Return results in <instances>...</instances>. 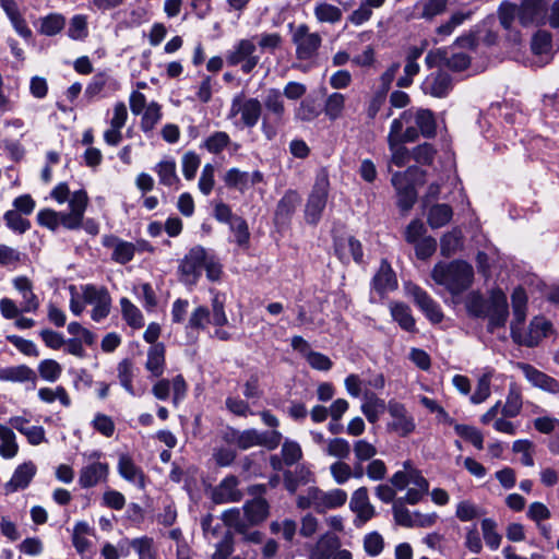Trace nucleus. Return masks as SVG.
<instances>
[{"label":"nucleus","mask_w":559,"mask_h":559,"mask_svg":"<svg viewBox=\"0 0 559 559\" xmlns=\"http://www.w3.org/2000/svg\"><path fill=\"white\" fill-rule=\"evenodd\" d=\"M301 199L296 191L288 190L278 201L275 210L274 222L276 225H285L289 222Z\"/></svg>","instance_id":"obj_24"},{"label":"nucleus","mask_w":559,"mask_h":559,"mask_svg":"<svg viewBox=\"0 0 559 559\" xmlns=\"http://www.w3.org/2000/svg\"><path fill=\"white\" fill-rule=\"evenodd\" d=\"M36 474V466L32 462H26L16 467L11 479L5 484L7 492H14L26 488Z\"/></svg>","instance_id":"obj_25"},{"label":"nucleus","mask_w":559,"mask_h":559,"mask_svg":"<svg viewBox=\"0 0 559 559\" xmlns=\"http://www.w3.org/2000/svg\"><path fill=\"white\" fill-rule=\"evenodd\" d=\"M312 493V502H314V510L318 513H325L328 510L340 508L347 500L346 491L340 488L323 491L318 487H313Z\"/></svg>","instance_id":"obj_18"},{"label":"nucleus","mask_w":559,"mask_h":559,"mask_svg":"<svg viewBox=\"0 0 559 559\" xmlns=\"http://www.w3.org/2000/svg\"><path fill=\"white\" fill-rule=\"evenodd\" d=\"M312 473L305 465H298L295 469H286L283 474V483L285 489L295 493L300 486L307 485L311 481Z\"/></svg>","instance_id":"obj_30"},{"label":"nucleus","mask_w":559,"mask_h":559,"mask_svg":"<svg viewBox=\"0 0 559 559\" xmlns=\"http://www.w3.org/2000/svg\"><path fill=\"white\" fill-rule=\"evenodd\" d=\"M82 295L85 304L94 306L92 310L94 321H100L109 314L111 299L107 289L85 285L82 287Z\"/></svg>","instance_id":"obj_13"},{"label":"nucleus","mask_w":559,"mask_h":559,"mask_svg":"<svg viewBox=\"0 0 559 559\" xmlns=\"http://www.w3.org/2000/svg\"><path fill=\"white\" fill-rule=\"evenodd\" d=\"M455 432L466 441L471 442L476 449L484 448V437L480 430L473 426L456 424L454 426Z\"/></svg>","instance_id":"obj_54"},{"label":"nucleus","mask_w":559,"mask_h":559,"mask_svg":"<svg viewBox=\"0 0 559 559\" xmlns=\"http://www.w3.org/2000/svg\"><path fill=\"white\" fill-rule=\"evenodd\" d=\"M239 480L236 476L225 477L212 492V499L215 503L239 502L242 499V492L238 489Z\"/></svg>","instance_id":"obj_20"},{"label":"nucleus","mask_w":559,"mask_h":559,"mask_svg":"<svg viewBox=\"0 0 559 559\" xmlns=\"http://www.w3.org/2000/svg\"><path fill=\"white\" fill-rule=\"evenodd\" d=\"M222 521L230 528H234L236 533H239L247 524V518L241 514L240 509L231 508L223 512Z\"/></svg>","instance_id":"obj_62"},{"label":"nucleus","mask_w":559,"mask_h":559,"mask_svg":"<svg viewBox=\"0 0 559 559\" xmlns=\"http://www.w3.org/2000/svg\"><path fill=\"white\" fill-rule=\"evenodd\" d=\"M292 43L295 46L296 58L300 61H309L318 57L322 46V36L318 32H311L309 25L301 23L288 24Z\"/></svg>","instance_id":"obj_3"},{"label":"nucleus","mask_w":559,"mask_h":559,"mask_svg":"<svg viewBox=\"0 0 559 559\" xmlns=\"http://www.w3.org/2000/svg\"><path fill=\"white\" fill-rule=\"evenodd\" d=\"M104 246L112 248V260L120 264L130 262L135 252V246L132 242L121 240L117 237H108L104 240Z\"/></svg>","instance_id":"obj_31"},{"label":"nucleus","mask_w":559,"mask_h":559,"mask_svg":"<svg viewBox=\"0 0 559 559\" xmlns=\"http://www.w3.org/2000/svg\"><path fill=\"white\" fill-rule=\"evenodd\" d=\"M130 546L138 554L139 559H156L153 538L147 536L134 538Z\"/></svg>","instance_id":"obj_53"},{"label":"nucleus","mask_w":559,"mask_h":559,"mask_svg":"<svg viewBox=\"0 0 559 559\" xmlns=\"http://www.w3.org/2000/svg\"><path fill=\"white\" fill-rule=\"evenodd\" d=\"M364 397L365 402L361 404V412L370 424H374L379 420L380 415L388 409V405L384 400L368 390L365 391Z\"/></svg>","instance_id":"obj_33"},{"label":"nucleus","mask_w":559,"mask_h":559,"mask_svg":"<svg viewBox=\"0 0 559 559\" xmlns=\"http://www.w3.org/2000/svg\"><path fill=\"white\" fill-rule=\"evenodd\" d=\"M230 144L229 135L224 131H216L211 134L204 142V147L213 154L221 153Z\"/></svg>","instance_id":"obj_63"},{"label":"nucleus","mask_w":559,"mask_h":559,"mask_svg":"<svg viewBox=\"0 0 559 559\" xmlns=\"http://www.w3.org/2000/svg\"><path fill=\"white\" fill-rule=\"evenodd\" d=\"M390 312L401 329L407 332L416 331V321L409 306L404 302L392 301L390 302Z\"/></svg>","instance_id":"obj_34"},{"label":"nucleus","mask_w":559,"mask_h":559,"mask_svg":"<svg viewBox=\"0 0 559 559\" xmlns=\"http://www.w3.org/2000/svg\"><path fill=\"white\" fill-rule=\"evenodd\" d=\"M346 98L343 94L334 92L330 94L324 102V114L331 121H335L343 116Z\"/></svg>","instance_id":"obj_46"},{"label":"nucleus","mask_w":559,"mask_h":559,"mask_svg":"<svg viewBox=\"0 0 559 559\" xmlns=\"http://www.w3.org/2000/svg\"><path fill=\"white\" fill-rule=\"evenodd\" d=\"M388 136L399 138L408 142H415L418 139L414 107L404 110L397 118L393 119Z\"/></svg>","instance_id":"obj_15"},{"label":"nucleus","mask_w":559,"mask_h":559,"mask_svg":"<svg viewBox=\"0 0 559 559\" xmlns=\"http://www.w3.org/2000/svg\"><path fill=\"white\" fill-rule=\"evenodd\" d=\"M487 306L488 300H485L477 292H472L466 297V309L474 317L486 318L488 312Z\"/></svg>","instance_id":"obj_58"},{"label":"nucleus","mask_w":559,"mask_h":559,"mask_svg":"<svg viewBox=\"0 0 559 559\" xmlns=\"http://www.w3.org/2000/svg\"><path fill=\"white\" fill-rule=\"evenodd\" d=\"M453 216L452 207L448 204H436L429 209L427 222L431 228L447 225Z\"/></svg>","instance_id":"obj_43"},{"label":"nucleus","mask_w":559,"mask_h":559,"mask_svg":"<svg viewBox=\"0 0 559 559\" xmlns=\"http://www.w3.org/2000/svg\"><path fill=\"white\" fill-rule=\"evenodd\" d=\"M136 368L134 362L129 359H122L117 366V377L121 386L131 395H135V391L132 384L133 378L135 377Z\"/></svg>","instance_id":"obj_41"},{"label":"nucleus","mask_w":559,"mask_h":559,"mask_svg":"<svg viewBox=\"0 0 559 559\" xmlns=\"http://www.w3.org/2000/svg\"><path fill=\"white\" fill-rule=\"evenodd\" d=\"M497 524L492 519L481 521V531L487 546L491 549H498L501 543V535L496 530Z\"/></svg>","instance_id":"obj_61"},{"label":"nucleus","mask_w":559,"mask_h":559,"mask_svg":"<svg viewBox=\"0 0 559 559\" xmlns=\"http://www.w3.org/2000/svg\"><path fill=\"white\" fill-rule=\"evenodd\" d=\"M518 368L534 386L550 393H559V382L556 379L525 362H519Z\"/></svg>","instance_id":"obj_22"},{"label":"nucleus","mask_w":559,"mask_h":559,"mask_svg":"<svg viewBox=\"0 0 559 559\" xmlns=\"http://www.w3.org/2000/svg\"><path fill=\"white\" fill-rule=\"evenodd\" d=\"M407 293L431 323L437 324L443 320L444 316L439 304L425 289L409 284Z\"/></svg>","instance_id":"obj_12"},{"label":"nucleus","mask_w":559,"mask_h":559,"mask_svg":"<svg viewBox=\"0 0 559 559\" xmlns=\"http://www.w3.org/2000/svg\"><path fill=\"white\" fill-rule=\"evenodd\" d=\"M224 182L229 188H236L243 192L249 186V173L241 171L238 168H231L226 171Z\"/></svg>","instance_id":"obj_57"},{"label":"nucleus","mask_w":559,"mask_h":559,"mask_svg":"<svg viewBox=\"0 0 559 559\" xmlns=\"http://www.w3.org/2000/svg\"><path fill=\"white\" fill-rule=\"evenodd\" d=\"M471 16L472 11L454 12L445 23L437 27L436 32L441 36H450L457 26H460L464 21L471 19Z\"/></svg>","instance_id":"obj_60"},{"label":"nucleus","mask_w":559,"mask_h":559,"mask_svg":"<svg viewBox=\"0 0 559 559\" xmlns=\"http://www.w3.org/2000/svg\"><path fill=\"white\" fill-rule=\"evenodd\" d=\"M488 330L493 332L495 329L506 324L509 317V306L507 296L501 289H492L487 306Z\"/></svg>","instance_id":"obj_11"},{"label":"nucleus","mask_w":559,"mask_h":559,"mask_svg":"<svg viewBox=\"0 0 559 559\" xmlns=\"http://www.w3.org/2000/svg\"><path fill=\"white\" fill-rule=\"evenodd\" d=\"M36 372L26 365L0 368V381L36 383Z\"/></svg>","instance_id":"obj_32"},{"label":"nucleus","mask_w":559,"mask_h":559,"mask_svg":"<svg viewBox=\"0 0 559 559\" xmlns=\"http://www.w3.org/2000/svg\"><path fill=\"white\" fill-rule=\"evenodd\" d=\"M66 25V19L63 15L52 13L43 19L40 25V32L47 36H53L60 33Z\"/></svg>","instance_id":"obj_59"},{"label":"nucleus","mask_w":559,"mask_h":559,"mask_svg":"<svg viewBox=\"0 0 559 559\" xmlns=\"http://www.w3.org/2000/svg\"><path fill=\"white\" fill-rule=\"evenodd\" d=\"M245 516L249 524L259 525L263 523L270 514V504L262 497L247 501L242 507Z\"/></svg>","instance_id":"obj_26"},{"label":"nucleus","mask_w":559,"mask_h":559,"mask_svg":"<svg viewBox=\"0 0 559 559\" xmlns=\"http://www.w3.org/2000/svg\"><path fill=\"white\" fill-rule=\"evenodd\" d=\"M162 108L156 102L150 103L143 111L141 119V130L145 133L151 132L162 119Z\"/></svg>","instance_id":"obj_48"},{"label":"nucleus","mask_w":559,"mask_h":559,"mask_svg":"<svg viewBox=\"0 0 559 559\" xmlns=\"http://www.w3.org/2000/svg\"><path fill=\"white\" fill-rule=\"evenodd\" d=\"M518 9L519 21L523 26L546 23L547 3L545 0H522Z\"/></svg>","instance_id":"obj_17"},{"label":"nucleus","mask_w":559,"mask_h":559,"mask_svg":"<svg viewBox=\"0 0 559 559\" xmlns=\"http://www.w3.org/2000/svg\"><path fill=\"white\" fill-rule=\"evenodd\" d=\"M372 286L379 294L394 290L397 287L395 273L386 260L381 261L380 267L373 276Z\"/></svg>","instance_id":"obj_29"},{"label":"nucleus","mask_w":559,"mask_h":559,"mask_svg":"<svg viewBox=\"0 0 559 559\" xmlns=\"http://www.w3.org/2000/svg\"><path fill=\"white\" fill-rule=\"evenodd\" d=\"M349 509L356 514L354 524L356 527L365 525L376 515L374 507L370 503L367 487L356 489L349 501Z\"/></svg>","instance_id":"obj_14"},{"label":"nucleus","mask_w":559,"mask_h":559,"mask_svg":"<svg viewBox=\"0 0 559 559\" xmlns=\"http://www.w3.org/2000/svg\"><path fill=\"white\" fill-rule=\"evenodd\" d=\"M329 186V179L325 175L317 177L305 209L307 223L316 225L320 221L326 205Z\"/></svg>","instance_id":"obj_8"},{"label":"nucleus","mask_w":559,"mask_h":559,"mask_svg":"<svg viewBox=\"0 0 559 559\" xmlns=\"http://www.w3.org/2000/svg\"><path fill=\"white\" fill-rule=\"evenodd\" d=\"M449 0H421L419 7L421 8L420 16L426 20H432L447 11Z\"/></svg>","instance_id":"obj_56"},{"label":"nucleus","mask_w":559,"mask_h":559,"mask_svg":"<svg viewBox=\"0 0 559 559\" xmlns=\"http://www.w3.org/2000/svg\"><path fill=\"white\" fill-rule=\"evenodd\" d=\"M462 231L457 228L444 234L441 238L440 251L444 257H451L462 247Z\"/></svg>","instance_id":"obj_49"},{"label":"nucleus","mask_w":559,"mask_h":559,"mask_svg":"<svg viewBox=\"0 0 559 559\" xmlns=\"http://www.w3.org/2000/svg\"><path fill=\"white\" fill-rule=\"evenodd\" d=\"M335 251L342 260H348L349 257H352L357 263L362 261V246L354 237H349L346 241L338 242Z\"/></svg>","instance_id":"obj_42"},{"label":"nucleus","mask_w":559,"mask_h":559,"mask_svg":"<svg viewBox=\"0 0 559 559\" xmlns=\"http://www.w3.org/2000/svg\"><path fill=\"white\" fill-rule=\"evenodd\" d=\"M238 114L241 116V122L247 128H253L262 114V104L258 98H245L243 95H236L231 100L230 117Z\"/></svg>","instance_id":"obj_10"},{"label":"nucleus","mask_w":559,"mask_h":559,"mask_svg":"<svg viewBox=\"0 0 559 559\" xmlns=\"http://www.w3.org/2000/svg\"><path fill=\"white\" fill-rule=\"evenodd\" d=\"M388 412L393 418L389 424V428L397 432L402 437H406L415 430L414 418L408 414L406 407L394 400L389 401Z\"/></svg>","instance_id":"obj_16"},{"label":"nucleus","mask_w":559,"mask_h":559,"mask_svg":"<svg viewBox=\"0 0 559 559\" xmlns=\"http://www.w3.org/2000/svg\"><path fill=\"white\" fill-rule=\"evenodd\" d=\"M13 285L23 298L22 311L36 312L39 308V300L33 292V284L26 276H19L13 280Z\"/></svg>","instance_id":"obj_27"},{"label":"nucleus","mask_w":559,"mask_h":559,"mask_svg":"<svg viewBox=\"0 0 559 559\" xmlns=\"http://www.w3.org/2000/svg\"><path fill=\"white\" fill-rule=\"evenodd\" d=\"M405 143H408V141L388 136L391 163L397 167H404L412 157V153L404 146Z\"/></svg>","instance_id":"obj_40"},{"label":"nucleus","mask_w":559,"mask_h":559,"mask_svg":"<svg viewBox=\"0 0 559 559\" xmlns=\"http://www.w3.org/2000/svg\"><path fill=\"white\" fill-rule=\"evenodd\" d=\"M325 453L330 456L344 461L350 454V444L346 439L333 438L329 439L324 449Z\"/></svg>","instance_id":"obj_50"},{"label":"nucleus","mask_w":559,"mask_h":559,"mask_svg":"<svg viewBox=\"0 0 559 559\" xmlns=\"http://www.w3.org/2000/svg\"><path fill=\"white\" fill-rule=\"evenodd\" d=\"M117 469L119 475L127 481L136 485L140 489L145 488V474L128 454H120Z\"/></svg>","instance_id":"obj_23"},{"label":"nucleus","mask_w":559,"mask_h":559,"mask_svg":"<svg viewBox=\"0 0 559 559\" xmlns=\"http://www.w3.org/2000/svg\"><path fill=\"white\" fill-rule=\"evenodd\" d=\"M226 62L230 67L240 66L245 74H249L260 62L257 44L252 38L238 40L226 53Z\"/></svg>","instance_id":"obj_6"},{"label":"nucleus","mask_w":559,"mask_h":559,"mask_svg":"<svg viewBox=\"0 0 559 559\" xmlns=\"http://www.w3.org/2000/svg\"><path fill=\"white\" fill-rule=\"evenodd\" d=\"M431 278L443 286L451 295L457 296L467 290L474 282V269L464 260L438 262L431 271Z\"/></svg>","instance_id":"obj_1"},{"label":"nucleus","mask_w":559,"mask_h":559,"mask_svg":"<svg viewBox=\"0 0 559 559\" xmlns=\"http://www.w3.org/2000/svg\"><path fill=\"white\" fill-rule=\"evenodd\" d=\"M0 7L11 21L15 32L24 38H29L32 36V31L27 26L25 19L22 16L15 0H0Z\"/></svg>","instance_id":"obj_28"},{"label":"nucleus","mask_w":559,"mask_h":559,"mask_svg":"<svg viewBox=\"0 0 559 559\" xmlns=\"http://www.w3.org/2000/svg\"><path fill=\"white\" fill-rule=\"evenodd\" d=\"M103 453L99 451L83 454L85 464L79 474V485L81 488L87 489L107 481L109 465L106 462H100Z\"/></svg>","instance_id":"obj_5"},{"label":"nucleus","mask_w":559,"mask_h":559,"mask_svg":"<svg viewBox=\"0 0 559 559\" xmlns=\"http://www.w3.org/2000/svg\"><path fill=\"white\" fill-rule=\"evenodd\" d=\"M551 329V323L543 318H535L530 324V331L522 338H519V343L528 347H533L545 337L548 331Z\"/></svg>","instance_id":"obj_35"},{"label":"nucleus","mask_w":559,"mask_h":559,"mask_svg":"<svg viewBox=\"0 0 559 559\" xmlns=\"http://www.w3.org/2000/svg\"><path fill=\"white\" fill-rule=\"evenodd\" d=\"M158 176L159 183L171 187L179 182L176 171V162L174 159L160 160L154 168Z\"/></svg>","instance_id":"obj_45"},{"label":"nucleus","mask_w":559,"mask_h":559,"mask_svg":"<svg viewBox=\"0 0 559 559\" xmlns=\"http://www.w3.org/2000/svg\"><path fill=\"white\" fill-rule=\"evenodd\" d=\"M340 539L333 535L322 536L311 549L309 559H331L333 552L338 549Z\"/></svg>","instance_id":"obj_38"},{"label":"nucleus","mask_w":559,"mask_h":559,"mask_svg":"<svg viewBox=\"0 0 559 559\" xmlns=\"http://www.w3.org/2000/svg\"><path fill=\"white\" fill-rule=\"evenodd\" d=\"M38 397L45 403H52L56 400L64 406L69 407L71 405V399L67 392V390L59 385L55 390L50 388H41L38 390Z\"/></svg>","instance_id":"obj_51"},{"label":"nucleus","mask_w":559,"mask_h":559,"mask_svg":"<svg viewBox=\"0 0 559 559\" xmlns=\"http://www.w3.org/2000/svg\"><path fill=\"white\" fill-rule=\"evenodd\" d=\"M121 310L123 319L128 322V324L134 329L142 328L143 316L138 307H135L128 298H122L120 300Z\"/></svg>","instance_id":"obj_52"},{"label":"nucleus","mask_w":559,"mask_h":559,"mask_svg":"<svg viewBox=\"0 0 559 559\" xmlns=\"http://www.w3.org/2000/svg\"><path fill=\"white\" fill-rule=\"evenodd\" d=\"M423 90L433 97H445L452 90V78L443 71L433 72L425 79Z\"/></svg>","instance_id":"obj_21"},{"label":"nucleus","mask_w":559,"mask_h":559,"mask_svg":"<svg viewBox=\"0 0 559 559\" xmlns=\"http://www.w3.org/2000/svg\"><path fill=\"white\" fill-rule=\"evenodd\" d=\"M145 368L154 377H160L165 369V346L162 343L154 344L147 352Z\"/></svg>","instance_id":"obj_37"},{"label":"nucleus","mask_w":559,"mask_h":559,"mask_svg":"<svg viewBox=\"0 0 559 559\" xmlns=\"http://www.w3.org/2000/svg\"><path fill=\"white\" fill-rule=\"evenodd\" d=\"M523 405L521 390L516 384L512 383L509 388L506 404L502 407V415L504 417H515L521 413Z\"/></svg>","instance_id":"obj_47"},{"label":"nucleus","mask_w":559,"mask_h":559,"mask_svg":"<svg viewBox=\"0 0 559 559\" xmlns=\"http://www.w3.org/2000/svg\"><path fill=\"white\" fill-rule=\"evenodd\" d=\"M313 14L319 23L336 24L343 17V11L326 1H318L313 8Z\"/></svg>","instance_id":"obj_36"},{"label":"nucleus","mask_w":559,"mask_h":559,"mask_svg":"<svg viewBox=\"0 0 559 559\" xmlns=\"http://www.w3.org/2000/svg\"><path fill=\"white\" fill-rule=\"evenodd\" d=\"M414 117L418 134L421 133L426 138H431L436 134L437 126L431 110L414 107Z\"/></svg>","instance_id":"obj_39"},{"label":"nucleus","mask_w":559,"mask_h":559,"mask_svg":"<svg viewBox=\"0 0 559 559\" xmlns=\"http://www.w3.org/2000/svg\"><path fill=\"white\" fill-rule=\"evenodd\" d=\"M206 253L203 247L195 246L183 257L179 264L180 281L182 283L187 285L197 284L206 261Z\"/></svg>","instance_id":"obj_9"},{"label":"nucleus","mask_w":559,"mask_h":559,"mask_svg":"<svg viewBox=\"0 0 559 559\" xmlns=\"http://www.w3.org/2000/svg\"><path fill=\"white\" fill-rule=\"evenodd\" d=\"M512 308H513V321L511 323V334L514 341L519 343V338H522L520 326L526 319V304L527 296L522 287H516L511 296Z\"/></svg>","instance_id":"obj_19"},{"label":"nucleus","mask_w":559,"mask_h":559,"mask_svg":"<svg viewBox=\"0 0 559 559\" xmlns=\"http://www.w3.org/2000/svg\"><path fill=\"white\" fill-rule=\"evenodd\" d=\"M417 174L424 176V171L419 168L409 167L405 171H397L392 176L391 182L396 190L397 206L402 212H408L417 200V193L411 180V177Z\"/></svg>","instance_id":"obj_7"},{"label":"nucleus","mask_w":559,"mask_h":559,"mask_svg":"<svg viewBox=\"0 0 559 559\" xmlns=\"http://www.w3.org/2000/svg\"><path fill=\"white\" fill-rule=\"evenodd\" d=\"M39 376L49 382H55L62 372L61 365L53 359H44L38 365Z\"/></svg>","instance_id":"obj_64"},{"label":"nucleus","mask_w":559,"mask_h":559,"mask_svg":"<svg viewBox=\"0 0 559 559\" xmlns=\"http://www.w3.org/2000/svg\"><path fill=\"white\" fill-rule=\"evenodd\" d=\"M87 204L88 197L86 191H75L69 199L70 212H56L53 210L40 211L37 215L38 223L51 230H56L60 225L67 229H78L82 226Z\"/></svg>","instance_id":"obj_2"},{"label":"nucleus","mask_w":559,"mask_h":559,"mask_svg":"<svg viewBox=\"0 0 559 559\" xmlns=\"http://www.w3.org/2000/svg\"><path fill=\"white\" fill-rule=\"evenodd\" d=\"M263 105L266 112L262 118L261 130L267 140H273L277 134V127L284 123L286 114L282 92L275 87L269 88Z\"/></svg>","instance_id":"obj_4"},{"label":"nucleus","mask_w":559,"mask_h":559,"mask_svg":"<svg viewBox=\"0 0 559 559\" xmlns=\"http://www.w3.org/2000/svg\"><path fill=\"white\" fill-rule=\"evenodd\" d=\"M492 370H487L477 382V386L475 392L471 396V402L473 404H480L485 402L490 396V382L492 378Z\"/></svg>","instance_id":"obj_55"},{"label":"nucleus","mask_w":559,"mask_h":559,"mask_svg":"<svg viewBox=\"0 0 559 559\" xmlns=\"http://www.w3.org/2000/svg\"><path fill=\"white\" fill-rule=\"evenodd\" d=\"M19 445L13 430L0 424V455L3 459H12L17 454Z\"/></svg>","instance_id":"obj_44"}]
</instances>
